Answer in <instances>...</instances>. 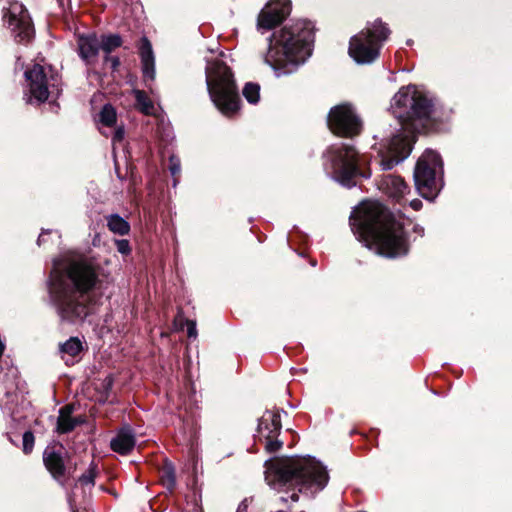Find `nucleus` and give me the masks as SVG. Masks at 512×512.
Returning <instances> with one entry per match:
<instances>
[{
    "mask_svg": "<svg viewBox=\"0 0 512 512\" xmlns=\"http://www.w3.org/2000/svg\"><path fill=\"white\" fill-rule=\"evenodd\" d=\"M97 281L90 262L66 257L54 259L49 296L61 322L81 323L93 312L91 290Z\"/></svg>",
    "mask_w": 512,
    "mask_h": 512,
    "instance_id": "f257e3e1",
    "label": "nucleus"
},
{
    "mask_svg": "<svg viewBox=\"0 0 512 512\" xmlns=\"http://www.w3.org/2000/svg\"><path fill=\"white\" fill-rule=\"evenodd\" d=\"M407 225H411L408 219L394 215L377 201L362 202L350 216L351 230L358 241L388 258L408 253Z\"/></svg>",
    "mask_w": 512,
    "mask_h": 512,
    "instance_id": "f03ea898",
    "label": "nucleus"
},
{
    "mask_svg": "<svg viewBox=\"0 0 512 512\" xmlns=\"http://www.w3.org/2000/svg\"><path fill=\"white\" fill-rule=\"evenodd\" d=\"M390 109L401 128L391 139L380 143L378 155L382 170H391L410 155V138L426 127L433 111V103L415 85H408L394 95Z\"/></svg>",
    "mask_w": 512,
    "mask_h": 512,
    "instance_id": "7ed1b4c3",
    "label": "nucleus"
},
{
    "mask_svg": "<svg viewBox=\"0 0 512 512\" xmlns=\"http://www.w3.org/2000/svg\"><path fill=\"white\" fill-rule=\"evenodd\" d=\"M265 480L275 490H292L290 498L296 502L299 496L295 489L313 496L326 487L329 476L315 458L296 456L266 461Z\"/></svg>",
    "mask_w": 512,
    "mask_h": 512,
    "instance_id": "20e7f679",
    "label": "nucleus"
},
{
    "mask_svg": "<svg viewBox=\"0 0 512 512\" xmlns=\"http://www.w3.org/2000/svg\"><path fill=\"white\" fill-rule=\"evenodd\" d=\"M313 42V24L307 20H297L271 35L264 62L277 77L290 75L311 56Z\"/></svg>",
    "mask_w": 512,
    "mask_h": 512,
    "instance_id": "39448f33",
    "label": "nucleus"
},
{
    "mask_svg": "<svg viewBox=\"0 0 512 512\" xmlns=\"http://www.w3.org/2000/svg\"><path fill=\"white\" fill-rule=\"evenodd\" d=\"M209 96L225 116L234 115L239 109L240 98L232 72L218 57L207 60L205 69Z\"/></svg>",
    "mask_w": 512,
    "mask_h": 512,
    "instance_id": "423d86ee",
    "label": "nucleus"
},
{
    "mask_svg": "<svg viewBox=\"0 0 512 512\" xmlns=\"http://www.w3.org/2000/svg\"><path fill=\"white\" fill-rule=\"evenodd\" d=\"M365 157L359 155L352 145L337 144L330 146L324 153V169L335 181L345 187L356 185V178H369L370 171H362Z\"/></svg>",
    "mask_w": 512,
    "mask_h": 512,
    "instance_id": "0eeeda50",
    "label": "nucleus"
},
{
    "mask_svg": "<svg viewBox=\"0 0 512 512\" xmlns=\"http://www.w3.org/2000/svg\"><path fill=\"white\" fill-rule=\"evenodd\" d=\"M391 31L380 19L368 22L364 29L351 37L349 55L358 64H371L380 55L384 42Z\"/></svg>",
    "mask_w": 512,
    "mask_h": 512,
    "instance_id": "6e6552de",
    "label": "nucleus"
},
{
    "mask_svg": "<svg viewBox=\"0 0 512 512\" xmlns=\"http://www.w3.org/2000/svg\"><path fill=\"white\" fill-rule=\"evenodd\" d=\"M24 99L29 104H41L51 94L60 92V79L58 74L49 65L34 64L25 73Z\"/></svg>",
    "mask_w": 512,
    "mask_h": 512,
    "instance_id": "1a4fd4ad",
    "label": "nucleus"
},
{
    "mask_svg": "<svg viewBox=\"0 0 512 512\" xmlns=\"http://www.w3.org/2000/svg\"><path fill=\"white\" fill-rule=\"evenodd\" d=\"M443 173V162L440 155L434 150H426L418 159L415 171V185L420 194L428 198L442 187L439 175Z\"/></svg>",
    "mask_w": 512,
    "mask_h": 512,
    "instance_id": "9d476101",
    "label": "nucleus"
},
{
    "mask_svg": "<svg viewBox=\"0 0 512 512\" xmlns=\"http://www.w3.org/2000/svg\"><path fill=\"white\" fill-rule=\"evenodd\" d=\"M3 19L17 43H28L34 35L30 15L18 1L9 2L3 9Z\"/></svg>",
    "mask_w": 512,
    "mask_h": 512,
    "instance_id": "9b49d317",
    "label": "nucleus"
},
{
    "mask_svg": "<svg viewBox=\"0 0 512 512\" xmlns=\"http://www.w3.org/2000/svg\"><path fill=\"white\" fill-rule=\"evenodd\" d=\"M330 130L344 137H353L360 133L362 121L352 105L344 103L333 107L328 114Z\"/></svg>",
    "mask_w": 512,
    "mask_h": 512,
    "instance_id": "f8f14e48",
    "label": "nucleus"
},
{
    "mask_svg": "<svg viewBox=\"0 0 512 512\" xmlns=\"http://www.w3.org/2000/svg\"><path fill=\"white\" fill-rule=\"evenodd\" d=\"M282 428L279 411L267 410L258 421L259 441L264 443L269 453L278 451L283 443L278 440Z\"/></svg>",
    "mask_w": 512,
    "mask_h": 512,
    "instance_id": "ddd939ff",
    "label": "nucleus"
},
{
    "mask_svg": "<svg viewBox=\"0 0 512 512\" xmlns=\"http://www.w3.org/2000/svg\"><path fill=\"white\" fill-rule=\"evenodd\" d=\"M290 0H272L260 11L257 29L270 30L281 23L290 13Z\"/></svg>",
    "mask_w": 512,
    "mask_h": 512,
    "instance_id": "4468645a",
    "label": "nucleus"
},
{
    "mask_svg": "<svg viewBox=\"0 0 512 512\" xmlns=\"http://www.w3.org/2000/svg\"><path fill=\"white\" fill-rule=\"evenodd\" d=\"M380 189L395 202L402 203L405 195L409 192L408 185L396 175L384 176L381 180Z\"/></svg>",
    "mask_w": 512,
    "mask_h": 512,
    "instance_id": "2eb2a0df",
    "label": "nucleus"
},
{
    "mask_svg": "<svg viewBox=\"0 0 512 512\" xmlns=\"http://www.w3.org/2000/svg\"><path fill=\"white\" fill-rule=\"evenodd\" d=\"M101 49L100 40L96 34L81 35L78 38L79 56L87 63L95 62L99 50Z\"/></svg>",
    "mask_w": 512,
    "mask_h": 512,
    "instance_id": "dca6fc26",
    "label": "nucleus"
},
{
    "mask_svg": "<svg viewBox=\"0 0 512 512\" xmlns=\"http://www.w3.org/2000/svg\"><path fill=\"white\" fill-rule=\"evenodd\" d=\"M142 73L145 81H154L156 76L155 71V58L152 50V45L147 37H142L139 47Z\"/></svg>",
    "mask_w": 512,
    "mask_h": 512,
    "instance_id": "f3484780",
    "label": "nucleus"
},
{
    "mask_svg": "<svg viewBox=\"0 0 512 512\" xmlns=\"http://www.w3.org/2000/svg\"><path fill=\"white\" fill-rule=\"evenodd\" d=\"M135 435L129 427L121 429L111 440V449L120 454H128L135 446Z\"/></svg>",
    "mask_w": 512,
    "mask_h": 512,
    "instance_id": "a211bd4d",
    "label": "nucleus"
},
{
    "mask_svg": "<svg viewBox=\"0 0 512 512\" xmlns=\"http://www.w3.org/2000/svg\"><path fill=\"white\" fill-rule=\"evenodd\" d=\"M43 460L47 470L59 481L65 474V465L61 454L47 448L44 451Z\"/></svg>",
    "mask_w": 512,
    "mask_h": 512,
    "instance_id": "6ab92c4d",
    "label": "nucleus"
},
{
    "mask_svg": "<svg viewBox=\"0 0 512 512\" xmlns=\"http://www.w3.org/2000/svg\"><path fill=\"white\" fill-rule=\"evenodd\" d=\"M72 412L73 406L71 405H65L64 407L60 408L56 426L57 433L65 434L71 432L77 425L81 423V420L71 416Z\"/></svg>",
    "mask_w": 512,
    "mask_h": 512,
    "instance_id": "aec40b11",
    "label": "nucleus"
},
{
    "mask_svg": "<svg viewBox=\"0 0 512 512\" xmlns=\"http://www.w3.org/2000/svg\"><path fill=\"white\" fill-rule=\"evenodd\" d=\"M21 396L15 392L7 391L5 400H1V408L4 414L9 415L14 421H19L23 416L20 415L19 399Z\"/></svg>",
    "mask_w": 512,
    "mask_h": 512,
    "instance_id": "412c9836",
    "label": "nucleus"
},
{
    "mask_svg": "<svg viewBox=\"0 0 512 512\" xmlns=\"http://www.w3.org/2000/svg\"><path fill=\"white\" fill-rule=\"evenodd\" d=\"M83 350V344L78 337H70L64 343L59 345V352L62 358H65V355L70 357H75Z\"/></svg>",
    "mask_w": 512,
    "mask_h": 512,
    "instance_id": "4be33fe9",
    "label": "nucleus"
},
{
    "mask_svg": "<svg viewBox=\"0 0 512 512\" xmlns=\"http://www.w3.org/2000/svg\"><path fill=\"white\" fill-rule=\"evenodd\" d=\"M108 228L115 234L126 235L130 231L129 223L118 214L110 215L107 218Z\"/></svg>",
    "mask_w": 512,
    "mask_h": 512,
    "instance_id": "5701e85b",
    "label": "nucleus"
},
{
    "mask_svg": "<svg viewBox=\"0 0 512 512\" xmlns=\"http://www.w3.org/2000/svg\"><path fill=\"white\" fill-rule=\"evenodd\" d=\"M133 94L136 100V107L146 115H152L155 111L152 100L142 90L134 89Z\"/></svg>",
    "mask_w": 512,
    "mask_h": 512,
    "instance_id": "b1692460",
    "label": "nucleus"
},
{
    "mask_svg": "<svg viewBox=\"0 0 512 512\" xmlns=\"http://www.w3.org/2000/svg\"><path fill=\"white\" fill-rule=\"evenodd\" d=\"M97 473V466L94 464V462H91L88 470L78 478L75 488L80 485L83 488V493L85 494L86 488L90 490L92 487H94Z\"/></svg>",
    "mask_w": 512,
    "mask_h": 512,
    "instance_id": "393cba45",
    "label": "nucleus"
},
{
    "mask_svg": "<svg viewBox=\"0 0 512 512\" xmlns=\"http://www.w3.org/2000/svg\"><path fill=\"white\" fill-rule=\"evenodd\" d=\"M117 120V114L114 107L110 104L103 106L99 114V122L106 127H112Z\"/></svg>",
    "mask_w": 512,
    "mask_h": 512,
    "instance_id": "a878e982",
    "label": "nucleus"
},
{
    "mask_svg": "<svg viewBox=\"0 0 512 512\" xmlns=\"http://www.w3.org/2000/svg\"><path fill=\"white\" fill-rule=\"evenodd\" d=\"M122 44V39L118 34H110L102 36L100 40L101 49L109 54L114 49L120 47Z\"/></svg>",
    "mask_w": 512,
    "mask_h": 512,
    "instance_id": "bb28decb",
    "label": "nucleus"
},
{
    "mask_svg": "<svg viewBox=\"0 0 512 512\" xmlns=\"http://www.w3.org/2000/svg\"><path fill=\"white\" fill-rule=\"evenodd\" d=\"M243 95L251 104H256L260 98V86L255 83H247L243 89Z\"/></svg>",
    "mask_w": 512,
    "mask_h": 512,
    "instance_id": "cd10ccee",
    "label": "nucleus"
},
{
    "mask_svg": "<svg viewBox=\"0 0 512 512\" xmlns=\"http://www.w3.org/2000/svg\"><path fill=\"white\" fill-rule=\"evenodd\" d=\"M34 441H35V438L31 431H26L23 434L22 444H23V452L25 454H29L33 450Z\"/></svg>",
    "mask_w": 512,
    "mask_h": 512,
    "instance_id": "c85d7f7f",
    "label": "nucleus"
},
{
    "mask_svg": "<svg viewBox=\"0 0 512 512\" xmlns=\"http://www.w3.org/2000/svg\"><path fill=\"white\" fill-rule=\"evenodd\" d=\"M169 171L173 177L180 174L181 164L180 159L177 156L172 155L169 157Z\"/></svg>",
    "mask_w": 512,
    "mask_h": 512,
    "instance_id": "c756f323",
    "label": "nucleus"
},
{
    "mask_svg": "<svg viewBox=\"0 0 512 512\" xmlns=\"http://www.w3.org/2000/svg\"><path fill=\"white\" fill-rule=\"evenodd\" d=\"M116 249L122 255H128L131 252L130 243L126 239H119L115 241Z\"/></svg>",
    "mask_w": 512,
    "mask_h": 512,
    "instance_id": "7c9ffc66",
    "label": "nucleus"
},
{
    "mask_svg": "<svg viewBox=\"0 0 512 512\" xmlns=\"http://www.w3.org/2000/svg\"><path fill=\"white\" fill-rule=\"evenodd\" d=\"M165 484L166 486L169 488V489H172L174 488L175 484H176V479H175V475H174V471L172 468H169L165 471Z\"/></svg>",
    "mask_w": 512,
    "mask_h": 512,
    "instance_id": "2f4dec72",
    "label": "nucleus"
},
{
    "mask_svg": "<svg viewBox=\"0 0 512 512\" xmlns=\"http://www.w3.org/2000/svg\"><path fill=\"white\" fill-rule=\"evenodd\" d=\"M124 134H125L124 128L122 126L117 127L112 136L113 144H116V142H121L124 138Z\"/></svg>",
    "mask_w": 512,
    "mask_h": 512,
    "instance_id": "473e14b6",
    "label": "nucleus"
},
{
    "mask_svg": "<svg viewBox=\"0 0 512 512\" xmlns=\"http://www.w3.org/2000/svg\"><path fill=\"white\" fill-rule=\"evenodd\" d=\"M105 64L110 65V68L115 71L120 65V60L118 57H110L107 54L105 57Z\"/></svg>",
    "mask_w": 512,
    "mask_h": 512,
    "instance_id": "72a5a7b5",
    "label": "nucleus"
},
{
    "mask_svg": "<svg viewBox=\"0 0 512 512\" xmlns=\"http://www.w3.org/2000/svg\"><path fill=\"white\" fill-rule=\"evenodd\" d=\"M187 334L189 338L197 337L196 323L194 321H187Z\"/></svg>",
    "mask_w": 512,
    "mask_h": 512,
    "instance_id": "f704fd0d",
    "label": "nucleus"
},
{
    "mask_svg": "<svg viewBox=\"0 0 512 512\" xmlns=\"http://www.w3.org/2000/svg\"><path fill=\"white\" fill-rule=\"evenodd\" d=\"M68 503L71 509V512H79L76 505V495L75 493H71L68 495Z\"/></svg>",
    "mask_w": 512,
    "mask_h": 512,
    "instance_id": "c9c22d12",
    "label": "nucleus"
},
{
    "mask_svg": "<svg viewBox=\"0 0 512 512\" xmlns=\"http://www.w3.org/2000/svg\"><path fill=\"white\" fill-rule=\"evenodd\" d=\"M409 205L410 207L413 209V210H420L421 207H422V201L419 200V199H414L412 201L409 202Z\"/></svg>",
    "mask_w": 512,
    "mask_h": 512,
    "instance_id": "e433bc0d",
    "label": "nucleus"
},
{
    "mask_svg": "<svg viewBox=\"0 0 512 512\" xmlns=\"http://www.w3.org/2000/svg\"><path fill=\"white\" fill-rule=\"evenodd\" d=\"M247 507H248V505H247V501H246V500H244V501H242V502L239 504V506H238V508H237V511H236V512H247Z\"/></svg>",
    "mask_w": 512,
    "mask_h": 512,
    "instance_id": "4c0bfd02",
    "label": "nucleus"
},
{
    "mask_svg": "<svg viewBox=\"0 0 512 512\" xmlns=\"http://www.w3.org/2000/svg\"><path fill=\"white\" fill-rule=\"evenodd\" d=\"M413 231L417 233L419 236L424 235V228L420 225H413Z\"/></svg>",
    "mask_w": 512,
    "mask_h": 512,
    "instance_id": "58836bf2",
    "label": "nucleus"
},
{
    "mask_svg": "<svg viewBox=\"0 0 512 512\" xmlns=\"http://www.w3.org/2000/svg\"><path fill=\"white\" fill-rule=\"evenodd\" d=\"M49 232H50V230H47V231H43V232L40 234V236L38 237V240H37V244H38L39 246H40V245L45 241V239H44V235H45L46 233H49Z\"/></svg>",
    "mask_w": 512,
    "mask_h": 512,
    "instance_id": "ea45409f",
    "label": "nucleus"
},
{
    "mask_svg": "<svg viewBox=\"0 0 512 512\" xmlns=\"http://www.w3.org/2000/svg\"><path fill=\"white\" fill-rule=\"evenodd\" d=\"M9 373H10V375L14 378V377H16L17 370H16V369H14V368H12V369H10V370H9Z\"/></svg>",
    "mask_w": 512,
    "mask_h": 512,
    "instance_id": "a19ab883",
    "label": "nucleus"
},
{
    "mask_svg": "<svg viewBox=\"0 0 512 512\" xmlns=\"http://www.w3.org/2000/svg\"><path fill=\"white\" fill-rule=\"evenodd\" d=\"M280 500L285 502V501H287V498H285L284 496H282V497H280Z\"/></svg>",
    "mask_w": 512,
    "mask_h": 512,
    "instance_id": "79ce46f5",
    "label": "nucleus"
},
{
    "mask_svg": "<svg viewBox=\"0 0 512 512\" xmlns=\"http://www.w3.org/2000/svg\"><path fill=\"white\" fill-rule=\"evenodd\" d=\"M176 184H177V181H176V179H175V180H174V183H173V186L175 187V186H176Z\"/></svg>",
    "mask_w": 512,
    "mask_h": 512,
    "instance_id": "37998d69",
    "label": "nucleus"
},
{
    "mask_svg": "<svg viewBox=\"0 0 512 512\" xmlns=\"http://www.w3.org/2000/svg\"><path fill=\"white\" fill-rule=\"evenodd\" d=\"M311 265H312V266H315V265H316V262L312 261V262H311Z\"/></svg>",
    "mask_w": 512,
    "mask_h": 512,
    "instance_id": "c03bdc74",
    "label": "nucleus"
}]
</instances>
